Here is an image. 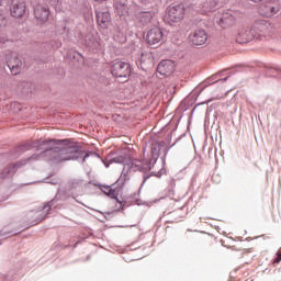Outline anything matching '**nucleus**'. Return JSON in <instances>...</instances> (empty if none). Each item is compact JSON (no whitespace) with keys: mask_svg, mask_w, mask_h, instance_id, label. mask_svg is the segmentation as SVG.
I'll list each match as a JSON object with an SVG mask.
<instances>
[{"mask_svg":"<svg viewBox=\"0 0 281 281\" xmlns=\"http://www.w3.org/2000/svg\"><path fill=\"white\" fill-rule=\"evenodd\" d=\"M82 157V151L78 149V146L71 145L61 148L56 156L57 161H71L75 159H80Z\"/></svg>","mask_w":281,"mask_h":281,"instance_id":"nucleus-1","label":"nucleus"},{"mask_svg":"<svg viewBox=\"0 0 281 281\" xmlns=\"http://www.w3.org/2000/svg\"><path fill=\"white\" fill-rule=\"evenodd\" d=\"M4 60L13 76L21 74V67L23 63L19 59V55L15 52L7 50L4 53Z\"/></svg>","mask_w":281,"mask_h":281,"instance_id":"nucleus-2","label":"nucleus"},{"mask_svg":"<svg viewBox=\"0 0 281 281\" xmlns=\"http://www.w3.org/2000/svg\"><path fill=\"white\" fill-rule=\"evenodd\" d=\"M186 18V4H175L168 9V19L171 23H181V20Z\"/></svg>","mask_w":281,"mask_h":281,"instance_id":"nucleus-3","label":"nucleus"},{"mask_svg":"<svg viewBox=\"0 0 281 281\" xmlns=\"http://www.w3.org/2000/svg\"><path fill=\"white\" fill-rule=\"evenodd\" d=\"M114 78H128L131 76V65L124 61H116L111 67Z\"/></svg>","mask_w":281,"mask_h":281,"instance_id":"nucleus-4","label":"nucleus"},{"mask_svg":"<svg viewBox=\"0 0 281 281\" xmlns=\"http://www.w3.org/2000/svg\"><path fill=\"white\" fill-rule=\"evenodd\" d=\"M146 41L148 45H159L164 43V31L157 26L150 29L146 34Z\"/></svg>","mask_w":281,"mask_h":281,"instance_id":"nucleus-5","label":"nucleus"},{"mask_svg":"<svg viewBox=\"0 0 281 281\" xmlns=\"http://www.w3.org/2000/svg\"><path fill=\"white\" fill-rule=\"evenodd\" d=\"M97 23L102 30H106L109 27V23H111V13H109V9H98L95 11Z\"/></svg>","mask_w":281,"mask_h":281,"instance_id":"nucleus-6","label":"nucleus"},{"mask_svg":"<svg viewBox=\"0 0 281 281\" xmlns=\"http://www.w3.org/2000/svg\"><path fill=\"white\" fill-rule=\"evenodd\" d=\"M271 30V24L265 20H259L252 24L255 36H267Z\"/></svg>","mask_w":281,"mask_h":281,"instance_id":"nucleus-7","label":"nucleus"},{"mask_svg":"<svg viewBox=\"0 0 281 281\" xmlns=\"http://www.w3.org/2000/svg\"><path fill=\"white\" fill-rule=\"evenodd\" d=\"M189 40L192 45H205V43H207V33L205 30L198 29L190 34Z\"/></svg>","mask_w":281,"mask_h":281,"instance_id":"nucleus-8","label":"nucleus"},{"mask_svg":"<svg viewBox=\"0 0 281 281\" xmlns=\"http://www.w3.org/2000/svg\"><path fill=\"white\" fill-rule=\"evenodd\" d=\"M280 12V4L279 3H271L267 2L266 4L261 5L260 14L266 16L267 19H271V16H276Z\"/></svg>","mask_w":281,"mask_h":281,"instance_id":"nucleus-9","label":"nucleus"},{"mask_svg":"<svg viewBox=\"0 0 281 281\" xmlns=\"http://www.w3.org/2000/svg\"><path fill=\"white\" fill-rule=\"evenodd\" d=\"M34 16L40 25H43V23H47L49 19V9L37 4L34 9Z\"/></svg>","mask_w":281,"mask_h":281,"instance_id":"nucleus-10","label":"nucleus"},{"mask_svg":"<svg viewBox=\"0 0 281 281\" xmlns=\"http://www.w3.org/2000/svg\"><path fill=\"white\" fill-rule=\"evenodd\" d=\"M157 71L160 76H172L175 74V63L170 59L162 60L159 63Z\"/></svg>","mask_w":281,"mask_h":281,"instance_id":"nucleus-11","label":"nucleus"},{"mask_svg":"<svg viewBox=\"0 0 281 281\" xmlns=\"http://www.w3.org/2000/svg\"><path fill=\"white\" fill-rule=\"evenodd\" d=\"M254 38H256L254 29H241V30H239V32L236 36V41L239 44L249 43V42L254 41Z\"/></svg>","mask_w":281,"mask_h":281,"instance_id":"nucleus-12","label":"nucleus"},{"mask_svg":"<svg viewBox=\"0 0 281 281\" xmlns=\"http://www.w3.org/2000/svg\"><path fill=\"white\" fill-rule=\"evenodd\" d=\"M234 23H236V18H234V15L232 14V11H226L222 13V16L220 18V21H218V25L221 27L225 30L227 27H231V25H233Z\"/></svg>","mask_w":281,"mask_h":281,"instance_id":"nucleus-13","label":"nucleus"},{"mask_svg":"<svg viewBox=\"0 0 281 281\" xmlns=\"http://www.w3.org/2000/svg\"><path fill=\"white\" fill-rule=\"evenodd\" d=\"M10 12L13 19H21V16L25 14V4L24 3L13 4L11 7Z\"/></svg>","mask_w":281,"mask_h":281,"instance_id":"nucleus-14","label":"nucleus"},{"mask_svg":"<svg viewBox=\"0 0 281 281\" xmlns=\"http://www.w3.org/2000/svg\"><path fill=\"white\" fill-rule=\"evenodd\" d=\"M132 166H135L137 170H148V161L146 160H134Z\"/></svg>","mask_w":281,"mask_h":281,"instance_id":"nucleus-15","label":"nucleus"},{"mask_svg":"<svg viewBox=\"0 0 281 281\" xmlns=\"http://www.w3.org/2000/svg\"><path fill=\"white\" fill-rule=\"evenodd\" d=\"M103 192L106 194V196H110V199H117V191L111 187H104Z\"/></svg>","mask_w":281,"mask_h":281,"instance_id":"nucleus-16","label":"nucleus"},{"mask_svg":"<svg viewBox=\"0 0 281 281\" xmlns=\"http://www.w3.org/2000/svg\"><path fill=\"white\" fill-rule=\"evenodd\" d=\"M83 43L88 47H91V45H93V34H91V33L86 34V36L83 38Z\"/></svg>","mask_w":281,"mask_h":281,"instance_id":"nucleus-17","label":"nucleus"},{"mask_svg":"<svg viewBox=\"0 0 281 281\" xmlns=\"http://www.w3.org/2000/svg\"><path fill=\"white\" fill-rule=\"evenodd\" d=\"M204 8L207 11L214 10V8H216V0H209L204 2Z\"/></svg>","mask_w":281,"mask_h":281,"instance_id":"nucleus-18","label":"nucleus"},{"mask_svg":"<svg viewBox=\"0 0 281 281\" xmlns=\"http://www.w3.org/2000/svg\"><path fill=\"white\" fill-rule=\"evenodd\" d=\"M8 26V19L3 14L0 13V30Z\"/></svg>","mask_w":281,"mask_h":281,"instance_id":"nucleus-19","label":"nucleus"},{"mask_svg":"<svg viewBox=\"0 0 281 281\" xmlns=\"http://www.w3.org/2000/svg\"><path fill=\"white\" fill-rule=\"evenodd\" d=\"M115 9L119 10L121 14H124V11L126 10V7L120 2H115Z\"/></svg>","mask_w":281,"mask_h":281,"instance_id":"nucleus-20","label":"nucleus"},{"mask_svg":"<svg viewBox=\"0 0 281 281\" xmlns=\"http://www.w3.org/2000/svg\"><path fill=\"white\" fill-rule=\"evenodd\" d=\"M280 261H281V250H279V251L277 252V258H276L274 262H276L277 265H279Z\"/></svg>","mask_w":281,"mask_h":281,"instance_id":"nucleus-21","label":"nucleus"},{"mask_svg":"<svg viewBox=\"0 0 281 281\" xmlns=\"http://www.w3.org/2000/svg\"><path fill=\"white\" fill-rule=\"evenodd\" d=\"M47 3H49L50 5H56V3H58V0H46Z\"/></svg>","mask_w":281,"mask_h":281,"instance_id":"nucleus-22","label":"nucleus"},{"mask_svg":"<svg viewBox=\"0 0 281 281\" xmlns=\"http://www.w3.org/2000/svg\"><path fill=\"white\" fill-rule=\"evenodd\" d=\"M157 150V148L151 147V154L155 155V151Z\"/></svg>","mask_w":281,"mask_h":281,"instance_id":"nucleus-23","label":"nucleus"},{"mask_svg":"<svg viewBox=\"0 0 281 281\" xmlns=\"http://www.w3.org/2000/svg\"><path fill=\"white\" fill-rule=\"evenodd\" d=\"M250 1H252L254 3H260V1L262 0H250Z\"/></svg>","mask_w":281,"mask_h":281,"instance_id":"nucleus-24","label":"nucleus"},{"mask_svg":"<svg viewBox=\"0 0 281 281\" xmlns=\"http://www.w3.org/2000/svg\"><path fill=\"white\" fill-rule=\"evenodd\" d=\"M1 3H2V0H0V5H1Z\"/></svg>","mask_w":281,"mask_h":281,"instance_id":"nucleus-25","label":"nucleus"}]
</instances>
